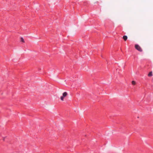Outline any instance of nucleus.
<instances>
[{"label": "nucleus", "mask_w": 153, "mask_h": 153, "mask_svg": "<svg viewBox=\"0 0 153 153\" xmlns=\"http://www.w3.org/2000/svg\"><path fill=\"white\" fill-rule=\"evenodd\" d=\"M152 76V71L150 72L148 74L149 76Z\"/></svg>", "instance_id": "20e7f679"}, {"label": "nucleus", "mask_w": 153, "mask_h": 153, "mask_svg": "<svg viewBox=\"0 0 153 153\" xmlns=\"http://www.w3.org/2000/svg\"><path fill=\"white\" fill-rule=\"evenodd\" d=\"M5 138H6V137H3V140L4 141V140H5Z\"/></svg>", "instance_id": "0eeeda50"}, {"label": "nucleus", "mask_w": 153, "mask_h": 153, "mask_svg": "<svg viewBox=\"0 0 153 153\" xmlns=\"http://www.w3.org/2000/svg\"><path fill=\"white\" fill-rule=\"evenodd\" d=\"M135 48L139 51L140 52H142V49L139 45H135Z\"/></svg>", "instance_id": "f03ea898"}, {"label": "nucleus", "mask_w": 153, "mask_h": 153, "mask_svg": "<svg viewBox=\"0 0 153 153\" xmlns=\"http://www.w3.org/2000/svg\"><path fill=\"white\" fill-rule=\"evenodd\" d=\"M123 39L125 41H126L127 40V37L126 36H124L123 37Z\"/></svg>", "instance_id": "7ed1b4c3"}, {"label": "nucleus", "mask_w": 153, "mask_h": 153, "mask_svg": "<svg viewBox=\"0 0 153 153\" xmlns=\"http://www.w3.org/2000/svg\"><path fill=\"white\" fill-rule=\"evenodd\" d=\"M68 95V93L66 92H65L62 94V96L60 97L61 100L63 101L64 98Z\"/></svg>", "instance_id": "f257e3e1"}, {"label": "nucleus", "mask_w": 153, "mask_h": 153, "mask_svg": "<svg viewBox=\"0 0 153 153\" xmlns=\"http://www.w3.org/2000/svg\"><path fill=\"white\" fill-rule=\"evenodd\" d=\"M21 41L23 42H25V41L24 39L22 38H21Z\"/></svg>", "instance_id": "423d86ee"}, {"label": "nucleus", "mask_w": 153, "mask_h": 153, "mask_svg": "<svg viewBox=\"0 0 153 153\" xmlns=\"http://www.w3.org/2000/svg\"><path fill=\"white\" fill-rule=\"evenodd\" d=\"M132 84L133 85H134L136 84V82L134 81H132Z\"/></svg>", "instance_id": "39448f33"}]
</instances>
